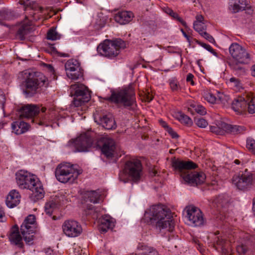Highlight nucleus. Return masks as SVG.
Returning <instances> with one entry per match:
<instances>
[{"label": "nucleus", "mask_w": 255, "mask_h": 255, "mask_svg": "<svg viewBox=\"0 0 255 255\" xmlns=\"http://www.w3.org/2000/svg\"><path fill=\"white\" fill-rule=\"evenodd\" d=\"M14 17V12L10 10L2 9L0 11V24L1 25L8 26V24L5 23V21L12 20Z\"/></svg>", "instance_id": "nucleus-33"}, {"label": "nucleus", "mask_w": 255, "mask_h": 255, "mask_svg": "<svg viewBox=\"0 0 255 255\" xmlns=\"http://www.w3.org/2000/svg\"><path fill=\"white\" fill-rule=\"evenodd\" d=\"M128 177H129L128 174L126 173L124 171V169H123V171L120 172L119 173V179L124 182V183H126L128 180Z\"/></svg>", "instance_id": "nucleus-53"}, {"label": "nucleus", "mask_w": 255, "mask_h": 255, "mask_svg": "<svg viewBox=\"0 0 255 255\" xmlns=\"http://www.w3.org/2000/svg\"><path fill=\"white\" fill-rule=\"evenodd\" d=\"M32 24L30 21H27L26 19L23 24L17 30L16 36L21 40L25 39V36L28 34L31 30Z\"/></svg>", "instance_id": "nucleus-31"}, {"label": "nucleus", "mask_w": 255, "mask_h": 255, "mask_svg": "<svg viewBox=\"0 0 255 255\" xmlns=\"http://www.w3.org/2000/svg\"><path fill=\"white\" fill-rule=\"evenodd\" d=\"M251 70L252 75L254 77H255V64L252 66Z\"/></svg>", "instance_id": "nucleus-64"}, {"label": "nucleus", "mask_w": 255, "mask_h": 255, "mask_svg": "<svg viewBox=\"0 0 255 255\" xmlns=\"http://www.w3.org/2000/svg\"><path fill=\"white\" fill-rule=\"evenodd\" d=\"M170 16L172 17L174 19L180 22L185 27H186V22L184 21L176 12L173 11V14H170Z\"/></svg>", "instance_id": "nucleus-51"}, {"label": "nucleus", "mask_w": 255, "mask_h": 255, "mask_svg": "<svg viewBox=\"0 0 255 255\" xmlns=\"http://www.w3.org/2000/svg\"><path fill=\"white\" fill-rule=\"evenodd\" d=\"M229 197L226 195H219L214 200V202L218 207L226 208L229 205Z\"/></svg>", "instance_id": "nucleus-37"}, {"label": "nucleus", "mask_w": 255, "mask_h": 255, "mask_svg": "<svg viewBox=\"0 0 255 255\" xmlns=\"http://www.w3.org/2000/svg\"><path fill=\"white\" fill-rule=\"evenodd\" d=\"M142 169L141 161L136 158H131L128 160L125 163L124 168L125 172L134 182L139 180Z\"/></svg>", "instance_id": "nucleus-12"}, {"label": "nucleus", "mask_w": 255, "mask_h": 255, "mask_svg": "<svg viewBox=\"0 0 255 255\" xmlns=\"http://www.w3.org/2000/svg\"><path fill=\"white\" fill-rule=\"evenodd\" d=\"M194 122L198 127L202 128H204L208 125L207 121L202 118H194Z\"/></svg>", "instance_id": "nucleus-46"}, {"label": "nucleus", "mask_w": 255, "mask_h": 255, "mask_svg": "<svg viewBox=\"0 0 255 255\" xmlns=\"http://www.w3.org/2000/svg\"><path fill=\"white\" fill-rule=\"evenodd\" d=\"M205 223V219L201 210L192 206V224L195 227H200Z\"/></svg>", "instance_id": "nucleus-27"}, {"label": "nucleus", "mask_w": 255, "mask_h": 255, "mask_svg": "<svg viewBox=\"0 0 255 255\" xmlns=\"http://www.w3.org/2000/svg\"><path fill=\"white\" fill-rule=\"evenodd\" d=\"M192 109L195 113L200 115H205L207 113L206 110L204 107L198 103H192Z\"/></svg>", "instance_id": "nucleus-41"}, {"label": "nucleus", "mask_w": 255, "mask_h": 255, "mask_svg": "<svg viewBox=\"0 0 255 255\" xmlns=\"http://www.w3.org/2000/svg\"><path fill=\"white\" fill-rule=\"evenodd\" d=\"M22 82L23 93L26 97H31L40 92L49 84L48 78L42 73L31 71L25 73Z\"/></svg>", "instance_id": "nucleus-3"}, {"label": "nucleus", "mask_w": 255, "mask_h": 255, "mask_svg": "<svg viewBox=\"0 0 255 255\" xmlns=\"http://www.w3.org/2000/svg\"><path fill=\"white\" fill-rule=\"evenodd\" d=\"M247 102L245 98L238 97L233 101L232 108L237 114H241L247 110Z\"/></svg>", "instance_id": "nucleus-26"}, {"label": "nucleus", "mask_w": 255, "mask_h": 255, "mask_svg": "<svg viewBox=\"0 0 255 255\" xmlns=\"http://www.w3.org/2000/svg\"><path fill=\"white\" fill-rule=\"evenodd\" d=\"M105 99L126 108L131 107L136 102L134 89L130 84L117 92H112L111 96Z\"/></svg>", "instance_id": "nucleus-4"}, {"label": "nucleus", "mask_w": 255, "mask_h": 255, "mask_svg": "<svg viewBox=\"0 0 255 255\" xmlns=\"http://www.w3.org/2000/svg\"><path fill=\"white\" fill-rule=\"evenodd\" d=\"M247 148L252 153H255V140L252 138L247 139Z\"/></svg>", "instance_id": "nucleus-48"}, {"label": "nucleus", "mask_w": 255, "mask_h": 255, "mask_svg": "<svg viewBox=\"0 0 255 255\" xmlns=\"http://www.w3.org/2000/svg\"><path fill=\"white\" fill-rule=\"evenodd\" d=\"M247 0H230L229 8L232 13H237L245 9Z\"/></svg>", "instance_id": "nucleus-28"}, {"label": "nucleus", "mask_w": 255, "mask_h": 255, "mask_svg": "<svg viewBox=\"0 0 255 255\" xmlns=\"http://www.w3.org/2000/svg\"><path fill=\"white\" fill-rule=\"evenodd\" d=\"M99 230L101 233H105L115 226V220L110 216L105 215L99 219Z\"/></svg>", "instance_id": "nucleus-20"}, {"label": "nucleus", "mask_w": 255, "mask_h": 255, "mask_svg": "<svg viewBox=\"0 0 255 255\" xmlns=\"http://www.w3.org/2000/svg\"><path fill=\"white\" fill-rule=\"evenodd\" d=\"M97 146L99 147L102 153L108 159L114 157L116 145L113 139L107 137H102L97 140Z\"/></svg>", "instance_id": "nucleus-16"}, {"label": "nucleus", "mask_w": 255, "mask_h": 255, "mask_svg": "<svg viewBox=\"0 0 255 255\" xmlns=\"http://www.w3.org/2000/svg\"><path fill=\"white\" fill-rule=\"evenodd\" d=\"M30 0H19V3L24 5V10L29 11V14L25 15V19L30 21L32 24V20H38L41 19V14L43 11V8L35 2L31 3Z\"/></svg>", "instance_id": "nucleus-13"}, {"label": "nucleus", "mask_w": 255, "mask_h": 255, "mask_svg": "<svg viewBox=\"0 0 255 255\" xmlns=\"http://www.w3.org/2000/svg\"><path fill=\"white\" fill-rule=\"evenodd\" d=\"M205 174L202 172H192V186L200 185L205 180Z\"/></svg>", "instance_id": "nucleus-35"}, {"label": "nucleus", "mask_w": 255, "mask_h": 255, "mask_svg": "<svg viewBox=\"0 0 255 255\" xmlns=\"http://www.w3.org/2000/svg\"><path fill=\"white\" fill-rule=\"evenodd\" d=\"M12 132L16 134H20L25 132L28 129V125L23 121H17L11 124Z\"/></svg>", "instance_id": "nucleus-29"}, {"label": "nucleus", "mask_w": 255, "mask_h": 255, "mask_svg": "<svg viewBox=\"0 0 255 255\" xmlns=\"http://www.w3.org/2000/svg\"><path fill=\"white\" fill-rule=\"evenodd\" d=\"M171 165L174 170L179 173L184 184L191 183V161L174 157L172 158Z\"/></svg>", "instance_id": "nucleus-7"}, {"label": "nucleus", "mask_w": 255, "mask_h": 255, "mask_svg": "<svg viewBox=\"0 0 255 255\" xmlns=\"http://www.w3.org/2000/svg\"><path fill=\"white\" fill-rule=\"evenodd\" d=\"M5 220V213L3 208L0 207V222H4Z\"/></svg>", "instance_id": "nucleus-57"}, {"label": "nucleus", "mask_w": 255, "mask_h": 255, "mask_svg": "<svg viewBox=\"0 0 255 255\" xmlns=\"http://www.w3.org/2000/svg\"><path fill=\"white\" fill-rule=\"evenodd\" d=\"M202 36H203L205 39H206L208 41L212 43H214L215 42V41L214 38L209 34L207 33L205 30L204 31H202L199 33Z\"/></svg>", "instance_id": "nucleus-52"}, {"label": "nucleus", "mask_w": 255, "mask_h": 255, "mask_svg": "<svg viewBox=\"0 0 255 255\" xmlns=\"http://www.w3.org/2000/svg\"><path fill=\"white\" fill-rule=\"evenodd\" d=\"M162 9L164 12L169 15L171 14H173V10L168 7H164L162 8Z\"/></svg>", "instance_id": "nucleus-59"}, {"label": "nucleus", "mask_w": 255, "mask_h": 255, "mask_svg": "<svg viewBox=\"0 0 255 255\" xmlns=\"http://www.w3.org/2000/svg\"><path fill=\"white\" fill-rule=\"evenodd\" d=\"M174 117L181 123L187 125L190 121V118L181 112H178L174 114Z\"/></svg>", "instance_id": "nucleus-39"}, {"label": "nucleus", "mask_w": 255, "mask_h": 255, "mask_svg": "<svg viewBox=\"0 0 255 255\" xmlns=\"http://www.w3.org/2000/svg\"><path fill=\"white\" fill-rule=\"evenodd\" d=\"M249 251V247L247 245L241 244L237 247V251L240 255H245Z\"/></svg>", "instance_id": "nucleus-49"}, {"label": "nucleus", "mask_w": 255, "mask_h": 255, "mask_svg": "<svg viewBox=\"0 0 255 255\" xmlns=\"http://www.w3.org/2000/svg\"><path fill=\"white\" fill-rule=\"evenodd\" d=\"M168 51L170 53H179V49L177 47H168Z\"/></svg>", "instance_id": "nucleus-61"}, {"label": "nucleus", "mask_w": 255, "mask_h": 255, "mask_svg": "<svg viewBox=\"0 0 255 255\" xmlns=\"http://www.w3.org/2000/svg\"><path fill=\"white\" fill-rule=\"evenodd\" d=\"M94 141L93 133L87 132L81 133L76 139L70 140L69 144L71 143L76 151L86 152L93 146Z\"/></svg>", "instance_id": "nucleus-10"}, {"label": "nucleus", "mask_w": 255, "mask_h": 255, "mask_svg": "<svg viewBox=\"0 0 255 255\" xmlns=\"http://www.w3.org/2000/svg\"><path fill=\"white\" fill-rule=\"evenodd\" d=\"M247 109L249 113L251 114L255 113V96L248 95L246 96Z\"/></svg>", "instance_id": "nucleus-36"}, {"label": "nucleus", "mask_w": 255, "mask_h": 255, "mask_svg": "<svg viewBox=\"0 0 255 255\" xmlns=\"http://www.w3.org/2000/svg\"><path fill=\"white\" fill-rule=\"evenodd\" d=\"M62 228L64 234L68 237H78L82 232V228L80 223L73 220L65 221Z\"/></svg>", "instance_id": "nucleus-18"}, {"label": "nucleus", "mask_w": 255, "mask_h": 255, "mask_svg": "<svg viewBox=\"0 0 255 255\" xmlns=\"http://www.w3.org/2000/svg\"><path fill=\"white\" fill-rule=\"evenodd\" d=\"M153 98V96L152 94H150L149 92H147L145 94V99L146 102H149L151 100H152Z\"/></svg>", "instance_id": "nucleus-58"}, {"label": "nucleus", "mask_w": 255, "mask_h": 255, "mask_svg": "<svg viewBox=\"0 0 255 255\" xmlns=\"http://www.w3.org/2000/svg\"><path fill=\"white\" fill-rule=\"evenodd\" d=\"M186 213L185 218H187L188 220H191V208L190 206H187L184 210L183 214Z\"/></svg>", "instance_id": "nucleus-55"}, {"label": "nucleus", "mask_w": 255, "mask_h": 255, "mask_svg": "<svg viewBox=\"0 0 255 255\" xmlns=\"http://www.w3.org/2000/svg\"><path fill=\"white\" fill-rule=\"evenodd\" d=\"M41 112H40V110L39 109V112L37 113V116L40 115V114L46 115L45 114L46 108L45 107H42L40 110Z\"/></svg>", "instance_id": "nucleus-63"}, {"label": "nucleus", "mask_w": 255, "mask_h": 255, "mask_svg": "<svg viewBox=\"0 0 255 255\" xmlns=\"http://www.w3.org/2000/svg\"><path fill=\"white\" fill-rule=\"evenodd\" d=\"M169 84L171 90L173 92L177 91L180 87L179 82L175 78L170 79Z\"/></svg>", "instance_id": "nucleus-44"}, {"label": "nucleus", "mask_w": 255, "mask_h": 255, "mask_svg": "<svg viewBox=\"0 0 255 255\" xmlns=\"http://www.w3.org/2000/svg\"><path fill=\"white\" fill-rule=\"evenodd\" d=\"M88 101H89L85 100V98H83L82 97H74L72 102V104L75 107H78L82 106L83 104L88 102Z\"/></svg>", "instance_id": "nucleus-47"}, {"label": "nucleus", "mask_w": 255, "mask_h": 255, "mask_svg": "<svg viewBox=\"0 0 255 255\" xmlns=\"http://www.w3.org/2000/svg\"><path fill=\"white\" fill-rule=\"evenodd\" d=\"M37 226L34 215H29L24 220L20 227V232L25 242L28 245L33 244L34 234Z\"/></svg>", "instance_id": "nucleus-8"}, {"label": "nucleus", "mask_w": 255, "mask_h": 255, "mask_svg": "<svg viewBox=\"0 0 255 255\" xmlns=\"http://www.w3.org/2000/svg\"><path fill=\"white\" fill-rule=\"evenodd\" d=\"M233 183L240 190L247 191L252 188L255 184V176L248 169L232 178Z\"/></svg>", "instance_id": "nucleus-9"}, {"label": "nucleus", "mask_w": 255, "mask_h": 255, "mask_svg": "<svg viewBox=\"0 0 255 255\" xmlns=\"http://www.w3.org/2000/svg\"><path fill=\"white\" fill-rule=\"evenodd\" d=\"M105 22L101 18H98L96 20L94 27L96 30H99L105 26Z\"/></svg>", "instance_id": "nucleus-50"}, {"label": "nucleus", "mask_w": 255, "mask_h": 255, "mask_svg": "<svg viewBox=\"0 0 255 255\" xmlns=\"http://www.w3.org/2000/svg\"><path fill=\"white\" fill-rule=\"evenodd\" d=\"M147 222L152 225H155L160 230L165 229L172 232L174 229V222L170 218L171 211L165 207L159 205H153L150 207Z\"/></svg>", "instance_id": "nucleus-2"}, {"label": "nucleus", "mask_w": 255, "mask_h": 255, "mask_svg": "<svg viewBox=\"0 0 255 255\" xmlns=\"http://www.w3.org/2000/svg\"><path fill=\"white\" fill-rule=\"evenodd\" d=\"M159 122H160L161 126L164 128L166 129L167 131L168 128H170V127H168L167 124L165 122H164L162 120H160Z\"/></svg>", "instance_id": "nucleus-62"}, {"label": "nucleus", "mask_w": 255, "mask_h": 255, "mask_svg": "<svg viewBox=\"0 0 255 255\" xmlns=\"http://www.w3.org/2000/svg\"><path fill=\"white\" fill-rule=\"evenodd\" d=\"M229 52L232 58L238 63L247 64L251 61L249 52L237 43H233L229 47Z\"/></svg>", "instance_id": "nucleus-11"}, {"label": "nucleus", "mask_w": 255, "mask_h": 255, "mask_svg": "<svg viewBox=\"0 0 255 255\" xmlns=\"http://www.w3.org/2000/svg\"><path fill=\"white\" fill-rule=\"evenodd\" d=\"M15 176L17 184L20 189H27L32 192L31 198L33 201L36 202L44 197L45 192L43 185L35 176L20 170L16 173Z\"/></svg>", "instance_id": "nucleus-1"}, {"label": "nucleus", "mask_w": 255, "mask_h": 255, "mask_svg": "<svg viewBox=\"0 0 255 255\" xmlns=\"http://www.w3.org/2000/svg\"><path fill=\"white\" fill-rule=\"evenodd\" d=\"M82 173V170L77 165L69 163L59 164L55 171L57 179L62 183H73Z\"/></svg>", "instance_id": "nucleus-5"}, {"label": "nucleus", "mask_w": 255, "mask_h": 255, "mask_svg": "<svg viewBox=\"0 0 255 255\" xmlns=\"http://www.w3.org/2000/svg\"><path fill=\"white\" fill-rule=\"evenodd\" d=\"M100 124L107 129H112L116 127V122L112 116L105 115L100 119Z\"/></svg>", "instance_id": "nucleus-30"}, {"label": "nucleus", "mask_w": 255, "mask_h": 255, "mask_svg": "<svg viewBox=\"0 0 255 255\" xmlns=\"http://www.w3.org/2000/svg\"><path fill=\"white\" fill-rule=\"evenodd\" d=\"M39 107L33 105H27L22 107L20 110V117L21 118H32L37 116Z\"/></svg>", "instance_id": "nucleus-21"}, {"label": "nucleus", "mask_w": 255, "mask_h": 255, "mask_svg": "<svg viewBox=\"0 0 255 255\" xmlns=\"http://www.w3.org/2000/svg\"><path fill=\"white\" fill-rule=\"evenodd\" d=\"M204 99L211 104H222L225 106L228 102V97L217 91L205 89L203 92Z\"/></svg>", "instance_id": "nucleus-15"}, {"label": "nucleus", "mask_w": 255, "mask_h": 255, "mask_svg": "<svg viewBox=\"0 0 255 255\" xmlns=\"http://www.w3.org/2000/svg\"><path fill=\"white\" fill-rule=\"evenodd\" d=\"M60 37V35L53 29H50L47 34V38L49 40H55L59 39Z\"/></svg>", "instance_id": "nucleus-43"}, {"label": "nucleus", "mask_w": 255, "mask_h": 255, "mask_svg": "<svg viewBox=\"0 0 255 255\" xmlns=\"http://www.w3.org/2000/svg\"><path fill=\"white\" fill-rule=\"evenodd\" d=\"M57 204L53 201H49L45 205V211L49 215H51L54 210L56 208Z\"/></svg>", "instance_id": "nucleus-40"}, {"label": "nucleus", "mask_w": 255, "mask_h": 255, "mask_svg": "<svg viewBox=\"0 0 255 255\" xmlns=\"http://www.w3.org/2000/svg\"><path fill=\"white\" fill-rule=\"evenodd\" d=\"M229 84L236 91L240 90L242 88V86L240 81L236 78H231L229 80Z\"/></svg>", "instance_id": "nucleus-42"}, {"label": "nucleus", "mask_w": 255, "mask_h": 255, "mask_svg": "<svg viewBox=\"0 0 255 255\" xmlns=\"http://www.w3.org/2000/svg\"><path fill=\"white\" fill-rule=\"evenodd\" d=\"M133 14L130 11L118 12L115 16V20L121 24H126L131 21Z\"/></svg>", "instance_id": "nucleus-23"}, {"label": "nucleus", "mask_w": 255, "mask_h": 255, "mask_svg": "<svg viewBox=\"0 0 255 255\" xmlns=\"http://www.w3.org/2000/svg\"><path fill=\"white\" fill-rule=\"evenodd\" d=\"M70 95L77 97H82L85 100L89 101L90 95L87 88L83 84L77 83L70 86Z\"/></svg>", "instance_id": "nucleus-19"}, {"label": "nucleus", "mask_w": 255, "mask_h": 255, "mask_svg": "<svg viewBox=\"0 0 255 255\" xmlns=\"http://www.w3.org/2000/svg\"><path fill=\"white\" fill-rule=\"evenodd\" d=\"M194 41H195L197 43H198L199 45H200L201 46L204 47L205 49H206L208 51L210 52L211 53H212L214 55L217 56L218 54L212 48V47L207 44L204 43L203 42H199L198 40H197L196 39H193Z\"/></svg>", "instance_id": "nucleus-45"}, {"label": "nucleus", "mask_w": 255, "mask_h": 255, "mask_svg": "<svg viewBox=\"0 0 255 255\" xmlns=\"http://www.w3.org/2000/svg\"><path fill=\"white\" fill-rule=\"evenodd\" d=\"M89 201L93 203L99 202L101 195L96 191H87L86 193Z\"/></svg>", "instance_id": "nucleus-38"}, {"label": "nucleus", "mask_w": 255, "mask_h": 255, "mask_svg": "<svg viewBox=\"0 0 255 255\" xmlns=\"http://www.w3.org/2000/svg\"><path fill=\"white\" fill-rule=\"evenodd\" d=\"M135 255H159L156 249L144 243H139Z\"/></svg>", "instance_id": "nucleus-24"}, {"label": "nucleus", "mask_w": 255, "mask_h": 255, "mask_svg": "<svg viewBox=\"0 0 255 255\" xmlns=\"http://www.w3.org/2000/svg\"><path fill=\"white\" fill-rule=\"evenodd\" d=\"M216 219L217 221L226 222V215L224 214V211L223 210L220 211L219 214L217 215Z\"/></svg>", "instance_id": "nucleus-54"}, {"label": "nucleus", "mask_w": 255, "mask_h": 255, "mask_svg": "<svg viewBox=\"0 0 255 255\" xmlns=\"http://www.w3.org/2000/svg\"><path fill=\"white\" fill-rule=\"evenodd\" d=\"M125 47V43L121 39L114 40L106 39L98 45L97 49L101 55L112 59L118 55L121 48Z\"/></svg>", "instance_id": "nucleus-6"}, {"label": "nucleus", "mask_w": 255, "mask_h": 255, "mask_svg": "<svg viewBox=\"0 0 255 255\" xmlns=\"http://www.w3.org/2000/svg\"><path fill=\"white\" fill-rule=\"evenodd\" d=\"M42 65L44 67L47 68L49 71L52 73L54 72V68L51 65L46 63H43Z\"/></svg>", "instance_id": "nucleus-60"}, {"label": "nucleus", "mask_w": 255, "mask_h": 255, "mask_svg": "<svg viewBox=\"0 0 255 255\" xmlns=\"http://www.w3.org/2000/svg\"><path fill=\"white\" fill-rule=\"evenodd\" d=\"M32 122L35 123L39 126L48 127L51 125V119L49 114L44 115L40 114L37 116L34 119L31 120Z\"/></svg>", "instance_id": "nucleus-32"}, {"label": "nucleus", "mask_w": 255, "mask_h": 255, "mask_svg": "<svg viewBox=\"0 0 255 255\" xmlns=\"http://www.w3.org/2000/svg\"><path fill=\"white\" fill-rule=\"evenodd\" d=\"M20 195L15 190H11L7 195L6 199V204L9 208H12L19 204L20 201Z\"/></svg>", "instance_id": "nucleus-25"}, {"label": "nucleus", "mask_w": 255, "mask_h": 255, "mask_svg": "<svg viewBox=\"0 0 255 255\" xmlns=\"http://www.w3.org/2000/svg\"><path fill=\"white\" fill-rule=\"evenodd\" d=\"M167 131L172 138H175L178 137L177 133L171 128H168Z\"/></svg>", "instance_id": "nucleus-56"}, {"label": "nucleus", "mask_w": 255, "mask_h": 255, "mask_svg": "<svg viewBox=\"0 0 255 255\" xmlns=\"http://www.w3.org/2000/svg\"><path fill=\"white\" fill-rule=\"evenodd\" d=\"M196 20L194 22L193 27L194 29L199 33L206 30V26L204 22V17L201 14H197Z\"/></svg>", "instance_id": "nucleus-34"}, {"label": "nucleus", "mask_w": 255, "mask_h": 255, "mask_svg": "<svg viewBox=\"0 0 255 255\" xmlns=\"http://www.w3.org/2000/svg\"><path fill=\"white\" fill-rule=\"evenodd\" d=\"M67 77L72 80H76L83 76V70L79 62L74 59L68 60L65 64Z\"/></svg>", "instance_id": "nucleus-14"}, {"label": "nucleus", "mask_w": 255, "mask_h": 255, "mask_svg": "<svg viewBox=\"0 0 255 255\" xmlns=\"http://www.w3.org/2000/svg\"><path fill=\"white\" fill-rule=\"evenodd\" d=\"M8 238L11 243L17 245L19 248H22V238L17 225H14L11 228Z\"/></svg>", "instance_id": "nucleus-22"}, {"label": "nucleus", "mask_w": 255, "mask_h": 255, "mask_svg": "<svg viewBox=\"0 0 255 255\" xmlns=\"http://www.w3.org/2000/svg\"><path fill=\"white\" fill-rule=\"evenodd\" d=\"M246 128L243 126L232 125L225 123H221L219 126L211 128V131L217 134H223L225 132L232 134L243 133Z\"/></svg>", "instance_id": "nucleus-17"}]
</instances>
